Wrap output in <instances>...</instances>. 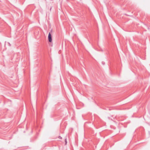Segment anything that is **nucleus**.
I'll return each mask as SVG.
<instances>
[{
    "instance_id": "f257e3e1",
    "label": "nucleus",
    "mask_w": 150,
    "mask_h": 150,
    "mask_svg": "<svg viewBox=\"0 0 150 150\" xmlns=\"http://www.w3.org/2000/svg\"><path fill=\"white\" fill-rule=\"evenodd\" d=\"M48 38L49 42H52V35L50 33H49V34Z\"/></svg>"
},
{
    "instance_id": "f03ea898",
    "label": "nucleus",
    "mask_w": 150,
    "mask_h": 150,
    "mask_svg": "<svg viewBox=\"0 0 150 150\" xmlns=\"http://www.w3.org/2000/svg\"><path fill=\"white\" fill-rule=\"evenodd\" d=\"M50 45H51V46H52V45H51V44H50Z\"/></svg>"
}]
</instances>
